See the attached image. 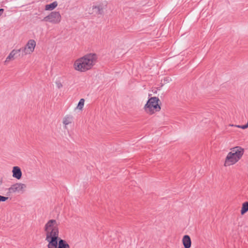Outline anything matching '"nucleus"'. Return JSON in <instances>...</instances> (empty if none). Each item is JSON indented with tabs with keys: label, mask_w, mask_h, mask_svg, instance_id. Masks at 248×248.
I'll use <instances>...</instances> for the list:
<instances>
[{
	"label": "nucleus",
	"mask_w": 248,
	"mask_h": 248,
	"mask_svg": "<svg viewBox=\"0 0 248 248\" xmlns=\"http://www.w3.org/2000/svg\"><path fill=\"white\" fill-rule=\"evenodd\" d=\"M60 222L54 219L48 220L44 227L47 248H70L66 241L59 237Z\"/></svg>",
	"instance_id": "obj_1"
},
{
	"label": "nucleus",
	"mask_w": 248,
	"mask_h": 248,
	"mask_svg": "<svg viewBox=\"0 0 248 248\" xmlns=\"http://www.w3.org/2000/svg\"><path fill=\"white\" fill-rule=\"evenodd\" d=\"M98 56L94 53H87L74 61L73 69L78 72L84 73L91 70L97 62Z\"/></svg>",
	"instance_id": "obj_2"
},
{
	"label": "nucleus",
	"mask_w": 248,
	"mask_h": 248,
	"mask_svg": "<svg viewBox=\"0 0 248 248\" xmlns=\"http://www.w3.org/2000/svg\"><path fill=\"white\" fill-rule=\"evenodd\" d=\"M245 150L241 146H237L230 149L224 159L223 166L229 167L235 165L243 157Z\"/></svg>",
	"instance_id": "obj_3"
},
{
	"label": "nucleus",
	"mask_w": 248,
	"mask_h": 248,
	"mask_svg": "<svg viewBox=\"0 0 248 248\" xmlns=\"http://www.w3.org/2000/svg\"><path fill=\"white\" fill-rule=\"evenodd\" d=\"M160 100L157 97H150L143 107L146 114L152 115L159 112L161 110Z\"/></svg>",
	"instance_id": "obj_4"
},
{
	"label": "nucleus",
	"mask_w": 248,
	"mask_h": 248,
	"mask_svg": "<svg viewBox=\"0 0 248 248\" xmlns=\"http://www.w3.org/2000/svg\"><path fill=\"white\" fill-rule=\"evenodd\" d=\"M27 189V186L24 183L20 182L16 183L12 185L8 188V193L11 195L15 193L23 194Z\"/></svg>",
	"instance_id": "obj_5"
},
{
	"label": "nucleus",
	"mask_w": 248,
	"mask_h": 248,
	"mask_svg": "<svg viewBox=\"0 0 248 248\" xmlns=\"http://www.w3.org/2000/svg\"><path fill=\"white\" fill-rule=\"evenodd\" d=\"M62 20V16L59 12H51L49 14L45 16L42 21L51 23L52 24H58Z\"/></svg>",
	"instance_id": "obj_6"
},
{
	"label": "nucleus",
	"mask_w": 248,
	"mask_h": 248,
	"mask_svg": "<svg viewBox=\"0 0 248 248\" xmlns=\"http://www.w3.org/2000/svg\"><path fill=\"white\" fill-rule=\"evenodd\" d=\"M36 42L34 39H29L25 46L21 49L24 55L32 54L35 48Z\"/></svg>",
	"instance_id": "obj_7"
},
{
	"label": "nucleus",
	"mask_w": 248,
	"mask_h": 248,
	"mask_svg": "<svg viewBox=\"0 0 248 248\" xmlns=\"http://www.w3.org/2000/svg\"><path fill=\"white\" fill-rule=\"evenodd\" d=\"M12 176L13 178L17 180H20L22 178V173L19 167H13L12 168Z\"/></svg>",
	"instance_id": "obj_8"
},
{
	"label": "nucleus",
	"mask_w": 248,
	"mask_h": 248,
	"mask_svg": "<svg viewBox=\"0 0 248 248\" xmlns=\"http://www.w3.org/2000/svg\"><path fill=\"white\" fill-rule=\"evenodd\" d=\"M182 243L184 248H190L192 245V242L190 236L188 235H184L182 238Z\"/></svg>",
	"instance_id": "obj_9"
},
{
	"label": "nucleus",
	"mask_w": 248,
	"mask_h": 248,
	"mask_svg": "<svg viewBox=\"0 0 248 248\" xmlns=\"http://www.w3.org/2000/svg\"><path fill=\"white\" fill-rule=\"evenodd\" d=\"M21 50V49H13L11 52L9 53V55L6 57L5 61H4L5 64H7L12 60H13L15 59V57L20 52Z\"/></svg>",
	"instance_id": "obj_10"
},
{
	"label": "nucleus",
	"mask_w": 248,
	"mask_h": 248,
	"mask_svg": "<svg viewBox=\"0 0 248 248\" xmlns=\"http://www.w3.org/2000/svg\"><path fill=\"white\" fill-rule=\"evenodd\" d=\"M72 122L73 117L69 115L65 116L62 119V124L64 125L65 128H67V126L68 124H72Z\"/></svg>",
	"instance_id": "obj_11"
},
{
	"label": "nucleus",
	"mask_w": 248,
	"mask_h": 248,
	"mask_svg": "<svg viewBox=\"0 0 248 248\" xmlns=\"http://www.w3.org/2000/svg\"><path fill=\"white\" fill-rule=\"evenodd\" d=\"M58 6L57 1H55L52 3L46 4L45 6V10L46 11H52L55 9Z\"/></svg>",
	"instance_id": "obj_12"
},
{
	"label": "nucleus",
	"mask_w": 248,
	"mask_h": 248,
	"mask_svg": "<svg viewBox=\"0 0 248 248\" xmlns=\"http://www.w3.org/2000/svg\"><path fill=\"white\" fill-rule=\"evenodd\" d=\"M85 104V99L83 98H81L79 100V102L77 106L75 108L76 110H78L79 111H82L83 110V107L84 106Z\"/></svg>",
	"instance_id": "obj_13"
},
{
	"label": "nucleus",
	"mask_w": 248,
	"mask_h": 248,
	"mask_svg": "<svg viewBox=\"0 0 248 248\" xmlns=\"http://www.w3.org/2000/svg\"><path fill=\"white\" fill-rule=\"evenodd\" d=\"M248 211V202H244L242 204V208L241 210V215H244Z\"/></svg>",
	"instance_id": "obj_14"
},
{
	"label": "nucleus",
	"mask_w": 248,
	"mask_h": 248,
	"mask_svg": "<svg viewBox=\"0 0 248 248\" xmlns=\"http://www.w3.org/2000/svg\"><path fill=\"white\" fill-rule=\"evenodd\" d=\"M56 85L57 88L61 89L62 87V83L60 81L56 82Z\"/></svg>",
	"instance_id": "obj_15"
},
{
	"label": "nucleus",
	"mask_w": 248,
	"mask_h": 248,
	"mask_svg": "<svg viewBox=\"0 0 248 248\" xmlns=\"http://www.w3.org/2000/svg\"><path fill=\"white\" fill-rule=\"evenodd\" d=\"M8 199V197L0 195V202H5Z\"/></svg>",
	"instance_id": "obj_16"
},
{
	"label": "nucleus",
	"mask_w": 248,
	"mask_h": 248,
	"mask_svg": "<svg viewBox=\"0 0 248 248\" xmlns=\"http://www.w3.org/2000/svg\"><path fill=\"white\" fill-rule=\"evenodd\" d=\"M236 126H237L239 128H241L242 129H246L248 127V124H245V125H236Z\"/></svg>",
	"instance_id": "obj_17"
},
{
	"label": "nucleus",
	"mask_w": 248,
	"mask_h": 248,
	"mask_svg": "<svg viewBox=\"0 0 248 248\" xmlns=\"http://www.w3.org/2000/svg\"><path fill=\"white\" fill-rule=\"evenodd\" d=\"M3 11H4L3 9H0V16H1V15L2 14Z\"/></svg>",
	"instance_id": "obj_18"
},
{
	"label": "nucleus",
	"mask_w": 248,
	"mask_h": 248,
	"mask_svg": "<svg viewBox=\"0 0 248 248\" xmlns=\"http://www.w3.org/2000/svg\"><path fill=\"white\" fill-rule=\"evenodd\" d=\"M93 9H97V10H99V7L96 6H93Z\"/></svg>",
	"instance_id": "obj_19"
}]
</instances>
